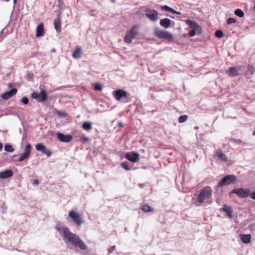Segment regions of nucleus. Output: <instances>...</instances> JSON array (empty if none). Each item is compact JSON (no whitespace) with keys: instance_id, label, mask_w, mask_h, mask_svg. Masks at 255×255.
I'll use <instances>...</instances> for the list:
<instances>
[{"instance_id":"23","label":"nucleus","mask_w":255,"mask_h":255,"mask_svg":"<svg viewBox=\"0 0 255 255\" xmlns=\"http://www.w3.org/2000/svg\"><path fill=\"white\" fill-rule=\"evenodd\" d=\"M226 72L232 77H236L238 75L235 67L229 68L228 70L226 71Z\"/></svg>"},{"instance_id":"56","label":"nucleus","mask_w":255,"mask_h":255,"mask_svg":"<svg viewBox=\"0 0 255 255\" xmlns=\"http://www.w3.org/2000/svg\"><path fill=\"white\" fill-rule=\"evenodd\" d=\"M198 128H199L197 126H196V127H194V129H198Z\"/></svg>"},{"instance_id":"10","label":"nucleus","mask_w":255,"mask_h":255,"mask_svg":"<svg viewBox=\"0 0 255 255\" xmlns=\"http://www.w3.org/2000/svg\"><path fill=\"white\" fill-rule=\"evenodd\" d=\"M125 157L129 161L135 163L138 161L139 154L134 151L128 152L125 154Z\"/></svg>"},{"instance_id":"18","label":"nucleus","mask_w":255,"mask_h":255,"mask_svg":"<svg viewBox=\"0 0 255 255\" xmlns=\"http://www.w3.org/2000/svg\"><path fill=\"white\" fill-rule=\"evenodd\" d=\"M53 24L56 32L58 33L61 32V20L59 17H57L54 19Z\"/></svg>"},{"instance_id":"34","label":"nucleus","mask_w":255,"mask_h":255,"mask_svg":"<svg viewBox=\"0 0 255 255\" xmlns=\"http://www.w3.org/2000/svg\"><path fill=\"white\" fill-rule=\"evenodd\" d=\"M235 14L240 17H242L244 15V11L239 8L236 9L235 11Z\"/></svg>"},{"instance_id":"26","label":"nucleus","mask_w":255,"mask_h":255,"mask_svg":"<svg viewBox=\"0 0 255 255\" xmlns=\"http://www.w3.org/2000/svg\"><path fill=\"white\" fill-rule=\"evenodd\" d=\"M138 25H133L130 30L128 31L132 36L135 37L136 35L138 33Z\"/></svg>"},{"instance_id":"31","label":"nucleus","mask_w":255,"mask_h":255,"mask_svg":"<svg viewBox=\"0 0 255 255\" xmlns=\"http://www.w3.org/2000/svg\"><path fill=\"white\" fill-rule=\"evenodd\" d=\"M4 150L6 152H12L14 151V149L11 145L6 144L4 145Z\"/></svg>"},{"instance_id":"38","label":"nucleus","mask_w":255,"mask_h":255,"mask_svg":"<svg viewBox=\"0 0 255 255\" xmlns=\"http://www.w3.org/2000/svg\"><path fill=\"white\" fill-rule=\"evenodd\" d=\"M236 22V20L234 18L230 17L227 19V23L228 24H231L232 23H234Z\"/></svg>"},{"instance_id":"33","label":"nucleus","mask_w":255,"mask_h":255,"mask_svg":"<svg viewBox=\"0 0 255 255\" xmlns=\"http://www.w3.org/2000/svg\"><path fill=\"white\" fill-rule=\"evenodd\" d=\"M235 67L237 70V73H238V75L242 74L245 69V66L244 65L238 66Z\"/></svg>"},{"instance_id":"57","label":"nucleus","mask_w":255,"mask_h":255,"mask_svg":"<svg viewBox=\"0 0 255 255\" xmlns=\"http://www.w3.org/2000/svg\"><path fill=\"white\" fill-rule=\"evenodd\" d=\"M113 2H115L116 0H111Z\"/></svg>"},{"instance_id":"16","label":"nucleus","mask_w":255,"mask_h":255,"mask_svg":"<svg viewBox=\"0 0 255 255\" xmlns=\"http://www.w3.org/2000/svg\"><path fill=\"white\" fill-rule=\"evenodd\" d=\"M13 175V172L10 169H7L0 172V178L6 179L11 177Z\"/></svg>"},{"instance_id":"21","label":"nucleus","mask_w":255,"mask_h":255,"mask_svg":"<svg viewBox=\"0 0 255 255\" xmlns=\"http://www.w3.org/2000/svg\"><path fill=\"white\" fill-rule=\"evenodd\" d=\"M82 53V48L81 47H78L73 52L72 56L73 57L76 59L81 58Z\"/></svg>"},{"instance_id":"32","label":"nucleus","mask_w":255,"mask_h":255,"mask_svg":"<svg viewBox=\"0 0 255 255\" xmlns=\"http://www.w3.org/2000/svg\"><path fill=\"white\" fill-rule=\"evenodd\" d=\"M103 86L100 83H96L94 86V89L96 91H101L103 90Z\"/></svg>"},{"instance_id":"11","label":"nucleus","mask_w":255,"mask_h":255,"mask_svg":"<svg viewBox=\"0 0 255 255\" xmlns=\"http://www.w3.org/2000/svg\"><path fill=\"white\" fill-rule=\"evenodd\" d=\"M31 148V145L29 143H28L25 145L24 152L18 158V161L21 162L29 157L30 154Z\"/></svg>"},{"instance_id":"45","label":"nucleus","mask_w":255,"mask_h":255,"mask_svg":"<svg viewBox=\"0 0 255 255\" xmlns=\"http://www.w3.org/2000/svg\"><path fill=\"white\" fill-rule=\"evenodd\" d=\"M250 196L252 199L255 200V192L250 194Z\"/></svg>"},{"instance_id":"29","label":"nucleus","mask_w":255,"mask_h":255,"mask_svg":"<svg viewBox=\"0 0 255 255\" xmlns=\"http://www.w3.org/2000/svg\"><path fill=\"white\" fill-rule=\"evenodd\" d=\"M35 149L37 151L42 152L45 149H46V147L42 143H39L35 145Z\"/></svg>"},{"instance_id":"1","label":"nucleus","mask_w":255,"mask_h":255,"mask_svg":"<svg viewBox=\"0 0 255 255\" xmlns=\"http://www.w3.org/2000/svg\"><path fill=\"white\" fill-rule=\"evenodd\" d=\"M55 229L61 234L63 240L66 245H72L76 248H80L83 251L87 249V246L80 239L79 236L75 233L71 232L67 227L56 226Z\"/></svg>"},{"instance_id":"41","label":"nucleus","mask_w":255,"mask_h":255,"mask_svg":"<svg viewBox=\"0 0 255 255\" xmlns=\"http://www.w3.org/2000/svg\"><path fill=\"white\" fill-rule=\"evenodd\" d=\"M89 140L90 139L88 137L85 136L82 137L80 138V141H82L83 143H85L86 142L89 141Z\"/></svg>"},{"instance_id":"44","label":"nucleus","mask_w":255,"mask_h":255,"mask_svg":"<svg viewBox=\"0 0 255 255\" xmlns=\"http://www.w3.org/2000/svg\"><path fill=\"white\" fill-rule=\"evenodd\" d=\"M115 248V246H113L111 247V248L109 249V254L112 253L114 251Z\"/></svg>"},{"instance_id":"17","label":"nucleus","mask_w":255,"mask_h":255,"mask_svg":"<svg viewBox=\"0 0 255 255\" xmlns=\"http://www.w3.org/2000/svg\"><path fill=\"white\" fill-rule=\"evenodd\" d=\"M171 22L172 21L170 19L164 18L160 20L159 24L161 26L165 28H168L170 26Z\"/></svg>"},{"instance_id":"22","label":"nucleus","mask_w":255,"mask_h":255,"mask_svg":"<svg viewBox=\"0 0 255 255\" xmlns=\"http://www.w3.org/2000/svg\"><path fill=\"white\" fill-rule=\"evenodd\" d=\"M160 8L162 10H165L166 11L170 12L173 14H180V12L179 11H177L175 10H174V9H173L172 8H171L166 5L161 6Z\"/></svg>"},{"instance_id":"12","label":"nucleus","mask_w":255,"mask_h":255,"mask_svg":"<svg viewBox=\"0 0 255 255\" xmlns=\"http://www.w3.org/2000/svg\"><path fill=\"white\" fill-rule=\"evenodd\" d=\"M56 136L58 139L63 142H69L72 139V136L71 135L64 134L61 132H58Z\"/></svg>"},{"instance_id":"48","label":"nucleus","mask_w":255,"mask_h":255,"mask_svg":"<svg viewBox=\"0 0 255 255\" xmlns=\"http://www.w3.org/2000/svg\"><path fill=\"white\" fill-rule=\"evenodd\" d=\"M13 86V84L11 83H9L8 84V87L9 88H11Z\"/></svg>"},{"instance_id":"51","label":"nucleus","mask_w":255,"mask_h":255,"mask_svg":"<svg viewBox=\"0 0 255 255\" xmlns=\"http://www.w3.org/2000/svg\"><path fill=\"white\" fill-rule=\"evenodd\" d=\"M17 0H13V4H15L16 3Z\"/></svg>"},{"instance_id":"8","label":"nucleus","mask_w":255,"mask_h":255,"mask_svg":"<svg viewBox=\"0 0 255 255\" xmlns=\"http://www.w3.org/2000/svg\"><path fill=\"white\" fill-rule=\"evenodd\" d=\"M251 191L247 188H236L233 189L231 193H235L240 198H246L250 196Z\"/></svg>"},{"instance_id":"53","label":"nucleus","mask_w":255,"mask_h":255,"mask_svg":"<svg viewBox=\"0 0 255 255\" xmlns=\"http://www.w3.org/2000/svg\"><path fill=\"white\" fill-rule=\"evenodd\" d=\"M139 186L140 187H143V184H140L139 185Z\"/></svg>"},{"instance_id":"14","label":"nucleus","mask_w":255,"mask_h":255,"mask_svg":"<svg viewBox=\"0 0 255 255\" xmlns=\"http://www.w3.org/2000/svg\"><path fill=\"white\" fill-rule=\"evenodd\" d=\"M206 197H207V189L204 187L198 195L197 198V202L202 204L204 202Z\"/></svg>"},{"instance_id":"47","label":"nucleus","mask_w":255,"mask_h":255,"mask_svg":"<svg viewBox=\"0 0 255 255\" xmlns=\"http://www.w3.org/2000/svg\"><path fill=\"white\" fill-rule=\"evenodd\" d=\"M208 196H209V195H211V194H212V190H211V189H209V188H208Z\"/></svg>"},{"instance_id":"15","label":"nucleus","mask_w":255,"mask_h":255,"mask_svg":"<svg viewBox=\"0 0 255 255\" xmlns=\"http://www.w3.org/2000/svg\"><path fill=\"white\" fill-rule=\"evenodd\" d=\"M221 211L226 212L229 218L232 219L233 218V210L232 208L227 205H224L221 208Z\"/></svg>"},{"instance_id":"39","label":"nucleus","mask_w":255,"mask_h":255,"mask_svg":"<svg viewBox=\"0 0 255 255\" xmlns=\"http://www.w3.org/2000/svg\"><path fill=\"white\" fill-rule=\"evenodd\" d=\"M20 101L24 104V105H27L29 102V100L28 98L26 97H23Z\"/></svg>"},{"instance_id":"54","label":"nucleus","mask_w":255,"mask_h":255,"mask_svg":"<svg viewBox=\"0 0 255 255\" xmlns=\"http://www.w3.org/2000/svg\"><path fill=\"white\" fill-rule=\"evenodd\" d=\"M253 135L255 136V130H254L253 132Z\"/></svg>"},{"instance_id":"19","label":"nucleus","mask_w":255,"mask_h":255,"mask_svg":"<svg viewBox=\"0 0 255 255\" xmlns=\"http://www.w3.org/2000/svg\"><path fill=\"white\" fill-rule=\"evenodd\" d=\"M44 35V26L42 23L39 24L36 28V37H40Z\"/></svg>"},{"instance_id":"52","label":"nucleus","mask_w":255,"mask_h":255,"mask_svg":"<svg viewBox=\"0 0 255 255\" xmlns=\"http://www.w3.org/2000/svg\"><path fill=\"white\" fill-rule=\"evenodd\" d=\"M62 2V0H58V3L59 4H60Z\"/></svg>"},{"instance_id":"24","label":"nucleus","mask_w":255,"mask_h":255,"mask_svg":"<svg viewBox=\"0 0 255 255\" xmlns=\"http://www.w3.org/2000/svg\"><path fill=\"white\" fill-rule=\"evenodd\" d=\"M241 236L242 241L245 243L248 244L251 242V236L250 234H242Z\"/></svg>"},{"instance_id":"42","label":"nucleus","mask_w":255,"mask_h":255,"mask_svg":"<svg viewBox=\"0 0 255 255\" xmlns=\"http://www.w3.org/2000/svg\"><path fill=\"white\" fill-rule=\"evenodd\" d=\"M39 184V181L38 179L34 180L32 182L33 185L35 186H37Z\"/></svg>"},{"instance_id":"43","label":"nucleus","mask_w":255,"mask_h":255,"mask_svg":"<svg viewBox=\"0 0 255 255\" xmlns=\"http://www.w3.org/2000/svg\"><path fill=\"white\" fill-rule=\"evenodd\" d=\"M232 140L233 141H234V142L237 143L238 144H240V143H242V140H240V139H235V138H233V139H232Z\"/></svg>"},{"instance_id":"3","label":"nucleus","mask_w":255,"mask_h":255,"mask_svg":"<svg viewBox=\"0 0 255 255\" xmlns=\"http://www.w3.org/2000/svg\"><path fill=\"white\" fill-rule=\"evenodd\" d=\"M185 22L191 29L189 32L190 36L192 37L196 34L199 35L202 33V27L196 22L189 19L186 20Z\"/></svg>"},{"instance_id":"20","label":"nucleus","mask_w":255,"mask_h":255,"mask_svg":"<svg viewBox=\"0 0 255 255\" xmlns=\"http://www.w3.org/2000/svg\"><path fill=\"white\" fill-rule=\"evenodd\" d=\"M216 155L221 160L224 162L227 161L228 158L226 155L221 149L217 150Z\"/></svg>"},{"instance_id":"55","label":"nucleus","mask_w":255,"mask_h":255,"mask_svg":"<svg viewBox=\"0 0 255 255\" xmlns=\"http://www.w3.org/2000/svg\"><path fill=\"white\" fill-rule=\"evenodd\" d=\"M125 255H130V253H125Z\"/></svg>"},{"instance_id":"30","label":"nucleus","mask_w":255,"mask_h":255,"mask_svg":"<svg viewBox=\"0 0 255 255\" xmlns=\"http://www.w3.org/2000/svg\"><path fill=\"white\" fill-rule=\"evenodd\" d=\"M56 113L57 115V116H58V117L65 118L68 115L67 113H66V112L64 111L57 110L56 111Z\"/></svg>"},{"instance_id":"6","label":"nucleus","mask_w":255,"mask_h":255,"mask_svg":"<svg viewBox=\"0 0 255 255\" xmlns=\"http://www.w3.org/2000/svg\"><path fill=\"white\" fill-rule=\"evenodd\" d=\"M236 177L232 174L228 175L223 177L218 184L219 187H222L225 185H229L234 184L236 182Z\"/></svg>"},{"instance_id":"5","label":"nucleus","mask_w":255,"mask_h":255,"mask_svg":"<svg viewBox=\"0 0 255 255\" xmlns=\"http://www.w3.org/2000/svg\"><path fill=\"white\" fill-rule=\"evenodd\" d=\"M31 97L35 99L38 103H43L46 101L48 96L45 90H41L39 93L35 92L32 93Z\"/></svg>"},{"instance_id":"35","label":"nucleus","mask_w":255,"mask_h":255,"mask_svg":"<svg viewBox=\"0 0 255 255\" xmlns=\"http://www.w3.org/2000/svg\"><path fill=\"white\" fill-rule=\"evenodd\" d=\"M188 118L187 115H182L178 118V122L180 123H182L186 121Z\"/></svg>"},{"instance_id":"27","label":"nucleus","mask_w":255,"mask_h":255,"mask_svg":"<svg viewBox=\"0 0 255 255\" xmlns=\"http://www.w3.org/2000/svg\"><path fill=\"white\" fill-rule=\"evenodd\" d=\"M82 128L88 131L91 130L92 128V123L90 122H84L82 124Z\"/></svg>"},{"instance_id":"9","label":"nucleus","mask_w":255,"mask_h":255,"mask_svg":"<svg viewBox=\"0 0 255 255\" xmlns=\"http://www.w3.org/2000/svg\"><path fill=\"white\" fill-rule=\"evenodd\" d=\"M145 11L146 16L151 21H155L158 19V13L156 10L147 8Z\"/></svg>"},{"instance_id":"37","label":"nucleus","mask_w":255,"mask_h":255,"mask_svg":"<svg viewBox=\"0 0 255 255\" xmlns=\"http://www.w3.org/2000/svg\"><path fill=\"white\" fill-rule=\"evenodd\" d=\"M215 36L218 38H221L223 36V32L221 30H217L215 33Z\"/></svg>"},{"instance_id":"2","label":"nucleus","mask_w":255,"mask_h":255,"mask_svg":"<svg viewBox=\"0 0 255 255\" xmlns=\"http://www.w3.org/2000/svg\"><path fill=\"white\" fill-rule=\"evenodd\" d=\"M112 94L116 100L118 101L122 99H123L125 103H128L131 101L129 93L122 89L114 91Z\"/></svg>"},{"instance_id":"49","label":"nucleus","mask_w":255,"mask_h":255,"mask_svg":"<svg viewBox=\"0 0 255 255\" xmlns=\"http://www.w3.org/2000/svg\"><path fill=\"white\" fill-rule=\"evenodd\" d=\"M2 147H3L2 144L1 142H0V151L2 150Z\"/></svg>"},{"instance_id":"25","label":"nucleus","mask_w":255,"mask_h":255,"mask_svg":"<svg viewBox=\"0 0 255 255\" xmlns=\"http://www.w3.org/2000/svg\"><path fill=\"white\" fill-rule=\"evenodd\" d=\"M135 37L132 36L129 32H127L125 36L124 40L125 42L127 43H131L132 40Z\"/></svg>"},{"instance_id":"28","label":"nucleus","mask_w":255,"mask_h":255,"mask_svg":"<svg viewBox=\"0 0 255 255\" xmlns=\"http://www.w3.org/2000/svg\"><path fill=\"white\" fill-rule=\"evenodd\" d=\"M142 210L145 212H151L153 210V208L149 206L148 204H144L142 206Z\"/></svg>"},{"instance_id":"50","label":"nucleus","mask_w":255,"mask_h":255,"mask_svg":"<svg viewBox=\"0 0 255 255\" xmlns=\"http://www.w3.org/2000/svg\"><path fill=\"white\" fill-rule=\"evenodd\" d=\"M51 52H56V49L55 48H52L51 50Z\"/></svg>"},{"instance_id":"40","label":"nucleus","mask_w":255,"mask_h":255,"mask_svg":"<svg viewBox=\"0 0 255 255\" xmlns=\"http://www.w3.org/2000/svg\"><path fill=\"white\" fill-rule=\"evenodd\" d=\"M43 153L46 154L47 155V157H49L51 156V151L49 150V149H47L46 148V149H45L43 152H42Z\"/></svg>"},{"instance_id":"46","label":"nucleus","mask_w":255,"mask_h":255,"mask_svg":"<svg viewBox=\"0 0 255 255\" xmlns=\"http://www.w3.org/2000/svg\"><path fill=\"white\" fill-rule=\"evenodd\" d=\"M118 126L120 128H123L124 127V124L122 122H119L118 123Z\"/></svg>"},{"instance_id":"13","label":"nucleus","mask_w":255,"mask_h":255,"mask_svg":"<svg viewBox=\"0 0 255 255\" xmlns=\"http://www.w3.org/2000/svg\"><path fill=\"white\" fill-rule=\"evenodd\" d=\"M17 92V90L16 88H12L9 91H6L3 93L1 95V98L4 100H7L13 95H15Z\"/></svg>"},{"instance_id":"4","label":"nucleus","mask_w":255,"mask_h":255,"mask_svg":"<svg viewBox=\"0 0 255 255\" xmlns=\"http://www.w3.org/2000/svg\"><path fill=\"white\" fill-rule=\"evenodd\" d=\"M154 33L155 36L159 39H164L170 41L173 38V34L171 33L157 28L154 29Z\"/></svg>"},{"instance_id":"36","label":"nucleus","mask_w":255,"mask_h":255,"mask_svg":"<svg viewBox=\"0 0 255 255\" xmlns=\"http://www.w3.org/2000/svg\"><path fill=\"white\" fill-rule=\"evenodd\" d=\"M121 166L127 171H129L130 170V168L129 167L128 163L127 162H124L121 163Z\"/></svg>"},{"instance_id":"7","label":"nucleus","mask_w":255,"mask_h":255,"mask_svg":"<svg viewBox=\"0 0 255 255\" xmlns=\"http://www.w3.org/2000/svg\"><path fill=\"white\" fill-rule=\"evenodd\" d=\"M69 217L78 226H81L83 223V219L81 215L75 211H70L69 212Z\"/></svg>"}]
</instances>
